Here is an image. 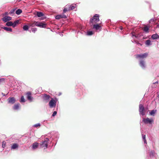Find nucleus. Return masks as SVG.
Returning a JSON list of instances; mask_svg holds the SVG:
<instances>
[{
	"instance_id": "bb28decb",
	"label": "nucleus",
	"mask_w": 159,
	"mask_h": 159,
	"mask_svg": "<svg viewBox=\"0 0 159 159\" xmlns=\"http://www.w3.org/2000/svg\"><path fill=\"white\" fill-rule=\"evenodd\" d=\"M149 28L147 26H145L143 28V30L146 33H148L149 32Z\"/></svg>"
},
{
	"instance_id": "7c9ffc66",
	"label": "nucleus",
	"mask_w": 159,
	"mask_h": 159,
	"mask_svg": "<svg viewBox=\"0 0 159 159\" xmlns=\"http://www.w3.org/2000/svg\"><path fill=\"white\" fill-rule=\"evenodd\" d=\"M29 26L27 25H24L23 27V29L24 30L27 31L28 30Z\"/></svg>"
},
{
	"instance_id": "8fccbe9b",
	"label": "nucleus",
	"mask_w": 159,
	"mask_h": 159,
	"mask_svg": "<svg viewBox=\"0 0 159 159\" xmlns=\"http://www.w3.org/2000/svg\"><path fill=\"white\" fill-rule=\"evenodd\" d=\"M157 97L158 98H159V93L157 94Z\"/></svg>"
},
{
	"instance_id": "b1692460",
	"label": "nucleus",
	"mask_w": 159,
	"mask_h": 159,
	"mask_svg": "<svg viewBox=\"0 0 159 159\" xmlns=\"http://www.w3.org/2000/svg\"><path fill=\"white\" fill-rule=\"evenodd\" d=\"M3 28L4 30L8 32H11L12 31V29L10 27H4Z\"/></svg>"
},
{
	"instance_id": "79ce46f5",
	"label": "nucleus",
	"mask_w": 159,
	"mask_h": 159,
	"mask_svg": "<svg viewBox=\"0 0 159 159\" xmlns=\"http://www.w3.org/2000/svg\"><path fill=\"white\" fill-rule=\"evenodd\" d=\"M5 79L3 78H0V84L2 82L4 81Z\"/></svg>"
},
{
	"instance_id": "ea45409f",
	"label": "nucleus",
	"mask_w": 159,
	"mask_h": 159,
	"mask_svg": "<svg viewBox=\"0 0 159 159\" xmlns=\"http://www.w3.org/2000/svg\"><path fill=\"white\" fill-rule=\"evenodd\" d=\"M32 31L34 33H35V32L37 31V29L35 28H32L31 29Z\"/></svg>"
},
{
	"instance_id": "0eeeda50",
	"label": "nucleus",
	"mask_w": 159,
	"mask_h": 159,
	"mask_svg": "<svg viewBox=\"0 0 159 159\" xmlns=\"http://www.w3.org/2000/svg\"><path fill=\"white\" fill-rule=\"evenodd\" d=\"M143 121L145 124H149L151 125H152V123L153 122V120L152 118L149 119L148 118H143Z\"/></svg>"
},
{
	"instance_id": "c85d7f7f",
	"label": "nucleus",
	"mask_w": 159,
	"mask_h": 159,
	"mask_svg": "<svg viewBox=\"0 0 159 159\" xmlns=\"http://www.w3.org/2000/svg\"><path fill=\"white\" fill-rule=\"evenodd\" d=\"M145 44L148 46H149L152 45L151 40L149 39L146 41V42H145Z\"/></svg>"
},
{
	"instance_id": "6ab92c4d",
	"label": "nucleus",
	"mask_w": 159,
	"mask_h": 159,
	"mask_svg": "<svg viewBox=\"0 0 159 159\" xmlns=\"http://www.w3.org/2000/svg\"><path fill=\"white\" fill-rule=\"evenodd\" d=\"M151 38L153 40L159 39V35L156 33L153 34L152 35Z\"/></svg>"
},
{
	"instance_id": "393cba45",
	"label": "nucleus",
	"mask_w": 159,
	"mask_h": 159,
	"mask_svg": "<svg viewBox=\"0 0 159 159\" xmlns=\"http://www.w3.org/2000/svg\"><path fill=\"white\" fill-rule=\"evenodd\" d=\"M155 156V152L153 150L151 151L149 153V156L150 157H153Z\"/></svg>"
},
{
	"instance_id": "20e7f679",
	"label": "nucleus",
	"mask_w": 159,
	"mask_h": 159,
	"mask_svg": "<svg viewBox=\"0 0 159 159\" xmlns=\"http://www.w3.org/2000/svg\"><path fill=\"white\" fill-rule=\"evenodd\" d=\"M57 99L56 98H51V99L49 102V106L50 108L54 107L56 105Z\"/></svg>"
},
{
	"instance_id": "2f4dec72",
	"label": "nucleus",
	"mask_w": 159,
	"mask_h": 159,
	"mask_svg": "<svg viewBox=\"0 0 159 159\" xmlns=\"http://www.w3.org/2000/svg\"><path fill=\"white\" fill-rule=\"evenodd\" d=\"M6 25L8 26H12V22L11 21L7 22V23H6Z\"/></svg>"
},
{
	"instance_id": "c03bdc74",
	"label": "nucleus",
	"mask_w": 159,
	"mask_h": 159,
	"mask_svg": "<svg viewBox=\"0 0 159 159\" xmlns=\"http://www.w3.org/2000/svg\"><path fill=\"white\" fill-rule=\"evenodd\" d=\"M8 14V12H5V13H4V14L3 15H4V16H7V15Z\"/></svg>"
},
{
	"instance_id": "603ef678",
	"label": "nucleus",
	"mask_w": 159,
	"mask_h": 159,
	"mask_svg": "<svg viewBox=\"0 0 159 159\" xmlns=\"http://www.w3.org/2000/svg\"><path fill=\"white\" fill-rule=\"evenodd\" d=\"M61 35L62 36L63 35L62 34H61Z\"/></svg>"
},
{
	"instance_id": "c9c22d12",
	"label": "nucleus",
	"mask_w": 159,
	"mask_h": 159,
	"mask_svg": "<svg viewBox=\"0 0 159 159\" xmlns=\"http://www.w3.org/2000/svg\"><path fill=\"white\" fill-rule=\"evenodd\" d=\"M93 34V32L92 31H88L87 32V35H91Z\"/></svg>"
},
{
	"instance_id": "a211bd4d",
	"label": "nucleus",
	"mask_w": 159,
	"mask_h": 159,
	"mask_svg": "<svg viewBox=\"0 0 159 159\" xmlns=\"http://www.w3.org/2000/svg\"><path fill=\"white\" fill-rule=\"evenodd\" d=\"M93 28L95 29L96 30H99V31L101 30V26L98 24H95L93 25Z\"/></svg>"
},
{
	"instance_id": "72a5a7b5",
	"label": "nucleus",
	"mask_w": 159,
	"mask_h": 159,
	"mask_svg": "<svg viewBox=\"0 0 159 159\" xmlns=\"http://www.w3.org/2000/svg\"><path fill=\"white\" fill-rule=\"evenodd\" d=\"M70 10H69V7H66H66H65L63 10V12L64 13H65L67 11H70Z\"/></svg>"
},
{
	"instance_id": "cd10ccee",
	"label": "nucleus",
	"mask_w": 159,
	"mask_h": 159,
	"mask_svg": "<svg viewBox=\"0 0 159 159\" xmlns=\"http://www.w3.org/2000/svg\"><path fill=\"white\" fill-rule=\"evenodd\" d=\"M37 15L38 17H40L43 16L44 14L42 12L38 11L37 12Z\"/></svg>"
},
{
	"instance_id": "f03ea898",
	"label": "nucleus",
	"mask_w": 159,
	"mask_h": 159,
	"mask_svg": "<svg viewBox=\"0 0 159 159\" xmlns=\"http://www.w3.org/2000/svg\"><path fill=\"white\" fill-rule=\"evenodd\" d=\"M48 138H45L39 143V148H43L44 149H46L48 148Z\"/></svg>"
},
{
	"instance_id": "7ed1b4c3",
	"label": "nucleus",
	"mask_w": 159,
	"mask_h": 159,
	"mask_svg": "<svg viewBox=\"0 0 159 159\" xmlns=\"http://www.w3.org/2000/svg\"><path fill=\"white\" fill-rule=\"evenodd\" d=\"M139 112L140 116H143L145 115V108L143 105L141 104H140L139 105Z\"/></svg>"
},
{
	"instance_id": "9d476101",
	"label": "nucleus",
	"mask_w": 159,
	"mask_h": 159,
	"mask_svg": "<svg viewBox=\"0 0 159 159\" xmlns=\"http://www.w3.org/2000/svg\"><path fill=\"white\" fill-rule=\"evenodd\" d=\"M42 97L43 100L46 102H48L51 98L50 95L46 94H42Z\"/></svg>"
},
{
	"instance_id": "423d86ee",
	"label": "nucleus",
	"mask_w": 159,
	"mask_h": 159,
	"mask_svg": "<svg viewBox=\"0 0 159 159\" xmlns=\"http://www.w3.org/2000/svg\"><path fill=\"white\" fill-rule=\"evenodd\" d=\"M139 64L140 67L143 70L146 69V65L145 60H139Z\"/></svg>"
},
{
	"instance_id": "39448f33",
	"label": "nucleus",
	"mask_w": 159,
	"mask_h": 159,
	"mask_svg": "<svg viewBox=\"0 0 159 159\" xmlns=\"http://www.w3.org/2000/svg\"><path fill=\"white\" fill-rule=\"evenodd\" d=\"M148 55V54L147 53H145L143 54H138L136 56V58L139 59V60H145Z\"/></svg>"
},
{
	"instance_id": "473e14b6",
	"label": "nucleus",
	"mask_w": 159,
	"mask_h": 159,
	"mask_svg": "<svg viewBox=\"0 0 159 159\" xmlns=\"http://www.w3.org/2000/svg\"><path fill=\"white\" fill-rule=\"evenodd\" d=\"M142 138L144 142V143L147 144V142L146 139V135L145 134H142Z\"/></svg>"
},
{
	"instance_id": "37998d69",
	"label": "nucleus",
	"mask_w": 159,
	"mask_h": 159,
	"mask_svg": "<svg viewBox=\"0 0 159 159\" xmlns=\"http://www.w3.org/2000/svg\"><path fill=\"white\" fill-rule=\"evenodd\" d=\"M57 114V112L56 111H54L52 115V116L53 117L54 116Z\"/></svg>"
},
{
	"instance_id": "3c124183",
	"label": "nucleus",
	"mask_w": 159,
	"mask_h": 159,
	"mask_svg": "<svg viewBox=\"0 0 159 159\" xmlns=\"http://www.w3.org/2000/svg\"><path fill=\"white\" fill-rule=\"evenodd\" d=\"M29 31L30 32H31V30H29Z\"/></svg>"
},
{
	"instance_id": "a18cd8bd",
	"label": "nucleus",
	"mask_w": 159,
	"mask_h": 159,
	"mask_svg": "<svg viewBox=\"0 0 159 159\" xmlns=\"http://www.w3.org/2000/svg\"><path fill=\"white\" fill-rule=\"evenodd\" d=\"M2 95L3 96H6L7 95V94H5V93H2Z\"/></svg>"
},
{
	"instance_id": "9b49d317",
	"label": "nucleus",
	"mask_w": 159,
	"mask_h": 159,
	"mask_svg": "<svg viewBox=\"0 0 159 159\" xmlns=\"http://www.w3.org/2000/svg\"><path fill=\"white\" fill-rule=\"evenodd\" d=\"M35 25L36 26L41 28H45L46 27V24L42 22L37 21V22H35Z\"/></svg>"
},
{
	"instance_id": "09e8293b",
	"label": "nucleus",
	"mask_w": 159,
	"mask_h": 159,
	"mask_svg": "<svg viewBox=\"0 0 159 159\" xmlns=\"http://www.w3.org/2000/svg\"><path fill=\"white\" fill-rule=\"evenodd\" d=\"M158 81H157V82H155V83H154V84H158Z\"/></svg>"
},
{
	"instance_id": "a878e982",
	"label": "nucleus",
	"mask_w": 159,
	"mask_h": 159,
	"mask_svg": "<svg viewBox=\"0 0 159 159\" xmlns=\"http://www.w3.org/2000/svg\"><path fill=\"white\" fill-rule=\"evenodd\" d=\"M25 102V98L23 96H22L20 97V102L21 103H24Z\"/></svg>"
},
{
	"instance_id": "f3484780",
	"label": "nucleus",
	"mask_w": 159,
	"mask_h": 159,
	"mask_svg": "<svg viewBox=\"0 0 159 159\" xmlns=\"http://www.w3.org/2000/svg\"><path fill=\"white\" fill-rule=\"evenodd\" d=\"M19 147L18 144L16 143H14L12 144L11 147V150H15L17 149Z\"/></svg>"
},
{
	"instance_id": "4c0bfd02",
	"label": "nucleus",
	"mask_w": 159,
	"mask_h": 159,
	"mask_svg": "<svg viewBox=\"0 0 159 159\" xmlns=\"http://www.w3.org/2000/svg\"><path fill=\"white\" fill-rule=\"evenodd\" d=\"M35 22H37V21H35L33 23L30 24L29 26L33 27L35 26H36V25H35Z\"/></svg>"
},
{
	"instance_id": "49530a36",
	"label": "nucleus",
	"mask_w": 159,
	"mask_h": 159,
	"mask_svg": "<svg viewBox=\"0 0 159 159\" xmlns=\"http://www.w3.org/2000/svg\"><path fill=\"white\" fill-rule=\"evenodd\" d=\"M5 147V144H3H3H2V147L4 148Z\"/></svg>"
},
{
	"instance_id": "c756f323",
	"label": "nucleus",
	"mask_w": 159,
	"mask_h": 159,
	"mask_svg": "<svg viewBox=\"0 0 159 159\" xmlns=\"http://www.w3.org/2000/svg\"><path fill=\"white\" fill-rule=\"evenodd\" d=\"M22 12V11L21 9H19L16 10V13L17 15H19Z\"/></svg>"
},
{
	"instance_id": "dca6fc26",
	"label": "nucleus",
	"mask_w": 159,
	"mask_h": 159,
	"mask_svg": "<svg viewBox=\"0 0 159 159\" xmlns=\"http://www.w3.org/2000/svg\"><path fill=\"white\" fill-rule=\"evenodd\" d=\"M39 143L37 142H36L32 144V148L33 149H35L38 147H39Z\"/></svg>"
},
{
	"instance_id": "2eb2a0df",
	"label": "nucleus",
	"mask_w": 159,
	"mask_h": 159,
	"mask_svg": "<svg viewBox=\"0 0 159 159\" xmlns=\"http://www.w3.org/2000/svg\"><path fill=\"white\" fill-rule=\"evenodd\" d=\"M76 6V4H72L71 5L68 4L66 5V7H69L70 10H72L74 9Z\"/></svg>"
},
{
	"instance_id": "1a4fd4ad",
	"label": "nucleus",
	"mask_w": 159,
	"mask_h": 159,
	"mask_svg": "<svg viewBox=\"0 0 159 159\" xmlns=\"http://www.w3.org/2000/svg\"><path fill=\"white\" fill-rule=\"evenodd\" d=\"M26 94L27 100L29 101L30 102H33L34 98L31 96V92L30 91H28L26 93Z\"/></svg>"
},
{
	"instance_id": "a19ab883",
	"label": "nucleus",
	"mask_w": 159,
	"mask_h": 159,
	"mask_svg": "<svg viewBox=\"0 0 159 159\" xmlns=\"http://www.w3.org/2000/svg\"><path fill=\"white\" fill-rule=\"evenodd\" d=\"M155 20H156L154 18H152L149 20V23H151L155 21Z\"/></svg>"
},
{
	"instance_id": "de8ad7c7",
	"label": "nucleus",
	"mask_w": 159,
	"mask_h": 159,
	"mask_svg": "<svg viewBox=\"0 0 159 159\" xmlns=\"http://www.w3.org/2000/svg\"><path fill=\"white\" fill-rule=\"evenodd\" d=\"M119 28L120 30H122L123 29V28L122 26H120V27Z\"/></svg>"
},
{
	"instance_id": "aec40b11",
	"label": "nucleus",
	"mask_w": 159,
	"mask_h": 159,
	"mask_svg": "<svg viewBox=\"0 0 159 159\" xmlns=\"http://www.w3.org/2000/svg\"><path fill=\"white\" fill-rule=\"evenodd\" d=\"M20 104L19 103L15 104L13 107V108L14 110H18L20 108Z\"/></svg>"
},
{
	"instance_id": "58836bf2",
	"label": "nucleus",
	"mask_w": 159,
	"mask_h": 159,
	"mask_svg": "<svg viewBox=\"0 0 159 159\" xmlns=\"http://www.w3.org/2000/svg\"><path fill=\"white\" fill-rule=\"evenodd\" d=\"M40 125H41L39 123H37V124H36L34 125L33 126L37 128L38 127L40 126Z\"/></svg>"
},
{
	"instance_id": "f704fd0d",
	"label": "nucleus",
	"mask_w": 159,
	"mask_h": 159,
	"mask_svg": "<svg viewBox=\"0 0 159 159\" xmlns=\"http://www.w3.org/2000/svg\"><path fill=\"white\" fill-rule=\"evenodd\" d=\"M132 42L133 43H135L137 44V45H139V46H142V44L141 43H139L138 42V41L137 40H134L133 41H132Z\"/></svg>"
},
{
	"instance_id": "4468645a",
	"label": "nucleus",
	"mask_w": 159,
	"mask_h": 159,
	"mask_svg": "<svg viewBox=\"0 0 159 159\" xmlns=\"http://www.w3.org/2000/svg\"><path fill=\"white\" fill-rule=\"evenodd\" d=\"M66 18L67 16H66L63 14L57 15L55 17L56 19L57 20H59L61 18L66 19Z\"/></svg>"
},
{
	"instance_id": "f8f14e48",
	"label": "nucleus",
	"mask_w": 159,
	"mask_h": 159,
	"mask_svg": "<svg viewBox=\"0 0 159 159\" xmlns=\"http://www.w3.org/2000/svg\"><path fill=\"white\" fill-rule=\"evenodd\" d=\"M8 103L11 104H14L16 101V99L14 97H10L8 98Z\"/></svg>"
},
{
	"instance_id": "412c9836",
	"label": "nucleus",
	"mask_w": 159,
	"mask_h": 159,
	"mask_svg": "<svg viewBox=\"0 0 159 159\" xmlns=\"http://www.w3.org/2000/svg\"><path fill=\"white\" fill-rule=\"evenodd\" d=\"M131 36L134 38V37L135 38H138L139 36V34H136L135 32H133L131 33Z\"/></svg>"
},
{
	"instance_id": "6e6552de",
	"label": "nucleus",
	"mask_w": 159,
	"mask_h": 159,
	"mask_svg": "<svg viewBox=\"0 0 159 159\" xmlns=\"http://www.w3.org/2000/svg\"><path fill=\"white\" fill-rule=\"evenodd\" d=\"M99 15L97 14L95 15L92 18L90 19V22L93 23V21L95 23H96L99 20Z\"/></svg>"
},
{
	"instance_id": "f257e3e1",
	"label": "nucleus",
	"mask_w": 159,
	"mask_h": 159,
	"mask_svg": "<svg viewBox=\"0 0 159 159\" xmlns=\"http://www.w3.org/2000/svg\"><path fill=\"white\" fill-rule=\"evenodd\" d=\"M48 136L50 137L52 141L54 140L57 142V140L59 138V135L57 132L52 131L50 133L48 134Z\"/></svg>"
},
{
	"instance_id": "e433bc0d",
	"label": "nucleus",
	"mask_w": 159,
	"mask_h": 159,
	"mask_svg": "<svg viewBox=\"0 0 159 159\" xmlns=\"http://www.w3.org/2000/svg\"><path fill=\"white\" fill-rule=\"evenodd\" d=\"M15 11V9H13L11 10L9 13V14H12L14 13Z\"/></svg>"
},
{
	"instance_id": "4be33fe9",
	"label": "nucleus",
	"mask_w": 159,
	"mask_h": 159,
	"mask_svg": "<svg viewBox=\"0 0 159 159\" xmlns=\"http://www.w3.org/2000/svg\"><path fill=\"white\" fill-rule=\"evenodd\" d=\"M156 112V110H153L150 111L149 112V113L151 116H154Z\"/></svg>"
},
{
	"instance_id": "ddd939ff",
	"label": "nucleus",
	"mask_w": 159,
	"mask_h": 159,
	"mask_svg": "<svg viewBox=\"0 0 159 159\" xmlns=\"http://www.w3.org/2000/svg\"><path fill=\"white\" fill-rule=\"evenodd\" d=\"M12 18L11 17L8 16H5L2 18V20L4 22H6L9 21L11 20Z\"/></svg>"
},
{
	"instance_id": "5701e85b",
	"label": "nucleus",
	"mask_w": 159,
	"mask_h": 159,
	"mask_svg": "<svg viewBox=\"0 0 159 159\" xmlns=\"http://www.w3.org/2000/svg\"><path fill=\"white\" fill-rule=\"evenodd\" d=\"M19 20H15L13 23L12 22V26L13 27H16V25L19 24Z\"/></svg>"
}]
</instances>
